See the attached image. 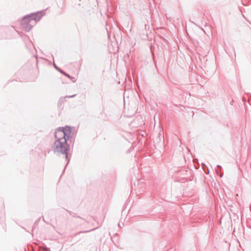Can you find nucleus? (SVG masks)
<instances>
[{
    "label": "nucleus",
    "mask_w": 251,
    "mask_h": 251,
    "mask_svg": "<svg viewBox=\"0 0 251 251\" xmlns=\"http://www.w3.org/2000/svg\"><path fill=\"white\" fill-rule=\"evenodd\" d=\"M216 167H217L216 169H218V170H219L218 169L219 168L221 169V166L220 165H217Z\"/></svg>",
    "instance_id": "nucleus-13"
},
{
    "label": "nucleus",
    "mask_w": 251,
    "mask_h": 251,
    "mask_svg": "<svg viewBox=\"0 0 251 251\" xmlns=\"http://www.w3.org/2000/svg\"><path fill=\"white\" fill-rule=\"evenodd\" d=\"M201 165H202V166H205V164H204V163H202V164H201Z\"/></svg>",
    "instance_id": "nucleus-15"
},
{
    "label": "nucleus",
    "mask_w": 251,
    "mask_h": 251,
    "mask_svg": "<svg viewBox=\"0 0 251 251\" xmlns=\"http://www.w3.org/2000/svg\"><path fill=\"white\" fill-rule=\"evenodd\" d=\"M162 134H163V133H162V131H160L158 134L159 137L162 136Z\"/></svg>",
    "instance_id": "nucleus-12"
},
{
    "label": "nucleus",
    "mask_w": 251,
    "mask_h": 251,
    "mask_svg": "<svg viewBox=\"0 0 251 251\" xmlns=\"http://www.w3.org/2000/svg\"><path fill=\"white\" fill-rule=\"evenodd\" d=\"M215 171H216V174L218 175H219V176L222 177L223 176V173H222L221 172H220H220H219V170L217 169H215Z\"/></svg>",
    "instance_id": "nucleus-8"
},
{
    "label": "nucleus",
    "mask_w": 251,
    "mask_h": 251,
    "mask_svg": "<svg viewBox=\"0 0 251 251\" xmlns=\"http://www.w3.org/2000/svg\"><path fill=\"white\" fill-rule=\"evenodd\" d=\"M91 230H86V231H79L78 232H76V233H75L74 236H77V235L80 234V233H86V232H90L91 231Z\"/></svg>",
    "instance_id": "nucleus-7"
},
{
    "label": "nucleus",
    "mask_w": 251,
    "mask_h": 251,
    "mask_svg": "<svg viewBox=\"0 0 251 251\" xmlns=\"http://www.w3.org/2000/svg\"><path fill=\"white\" fill-rule=\"evenodd\" d=\"M67 211L68 212V213L71 215H72L73 217H77V218H81V217H80L79 216H76V214L71 211H68L67 210Z\"/></svg>",
    "instance_id": "nucleus-6"
},
{
    "label": "nucleus",
    "mask_w": 251,
    "mask_h": 251,
    "mask_svg": "<svg viewBox=\"0 0 251 251\" xmlns=\"http://www.w3.org/2000/svg\"><path fill=\"white\" fill-rule=\"evenodd\" d=\"M44 14L45 12L44 11L31 13L24 16L22 21L35 25L37 21H39L41 19Z\"/></svg>",
    "instance_id": "nucleus-2"
},
{
    "label": "nucleus",
    "mask_w": 251,
    "mask_h": 251,
    "mask_svg": "<svg viewBox=\"0 0 251 251\" xmlns=\"http://www.w3.org/2000/svg\"><path fill=\"white\" fill-rule=\"evenodd\" d=\"M21 25L23 30L26 32H28L32 28L34 25L31 23H27L21 21Z\"/></svg>",
    "instance_id": "nucleus-4"
},
{
    "label": "nucleus",
    "mask_w": 251,
    "mask_h": 251,
    "mask_svg": "<svg viewBox=\"0 0 251 251\" xmlns=\"http://www.w3.org/2000/svg\"><path fill=\"white\" fill-rule=\"evenodd\" d=\"M57 139L54 142L52 146V149L55 153H60L65 155V158L67 161L65 168L70 161L69 153L70 151L69 145L67 143L64 138H60L57 136Z\"/></svg>",
    "instance_id": "nucleus-1"
},
{
    "label": "nucleus",
    "mask_w": 251,
    "mask_h": 251,
    "mask_svg": "<svg viewBox=\"0 0 251 251\" xmlns=\"http://www.w3.org/2000/svg\"><path fill=\"white\" fill-rule=\"evenodd\" d=\"M71 128L69 126H66L65 127H59L55 132V137L57 138V134L59 133L62 134L63 136L62 138H64V139L67 140L71 138Z\"/></svg>",
    "instance_id": "nucleus-3"
},
{
    "label": "nucleus",
    "mask_w": 251,
    "mask_h": 251,
    "mask_svg": "<svg viewBox=\"0 0 251 251\" xmlns=\"http://www.w3.org/2000/svg\"><path fill=\"white\" fill-rule=\"evenodd\" d=\"M73 82H75V78L73 77V76H71V77H69Z\"/></svg>",
    "instance_id": "nucleus-11"
},
{
    "label": "nucleus",
    "mask_w": 251,
    "mask_h": 251,
    "mask_svg": "<svg viewBox=\"0 0 251 251\" xmlns=\"http://www.w3.org/2000/svg\"><path fill=\"white\" fill-rule=\"evenodd\" d=\"M76 95H71V96H65V98H74L75 97Z\"/></svg>",
    "instance_id": "nucleus-10"
},
{
    "label": "nucleus",
    "mask_w": 251,
    "mask_h": 251,
    "mask_svg": "<svg viewBox=\"0 0 251 251\" xmlns=\"http://www.w3.org/2000/svg\"><path fill=\"white\" fill-rule=\"evenodd\" d=\"M118 226H119V227H121V225L120 224V223H119V224H118Z\"/></svg>",
    "instance_id": "nucleus-14"
},
{
    "label": "nucleus",
    "mask_w": 251,
    "mask_h": 251,
    "mask_svg": "<svg viewBox=\"0 0 251 251\" xmlns=\"http://www.w3.org/2000/svg\"><path fill=\"white\" fill-rule=\"evenodd\" d=\"M249 2V0H242V4L244 5H247L248 3Z\"/></svg>",
    "instance_id": "nucleus-9"
},
{
    "label": "nucleus",
    "mask_w": 251,
    "mask_h": 251,
    "mask_svg": "<svg viewBox=\"0 0 251 251\" xmlns=\"http://www.w3.org/2000/svg\"><path fill=\"white\" fill-rule=\"evenodd\" d=\"M54 66L55 68L57 70H58L59 72H60L61 73L63 74V75H64L65 76H67L68 77H71V76L69 74L66 73L63 70L60 69L59 68L57 67L55 64H54Z\"/></svg>",
    "instance_id": "nucleus-5"
}]
</instances>
